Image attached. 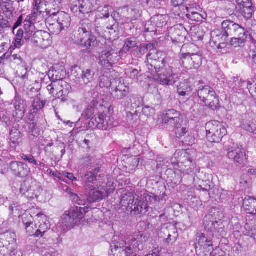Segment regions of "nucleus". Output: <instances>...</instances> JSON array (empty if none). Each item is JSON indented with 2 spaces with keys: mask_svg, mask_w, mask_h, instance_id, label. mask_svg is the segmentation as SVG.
Returning a JSON list of instances; mask_svg holds the SVG:
<instances>
[{
  "mask_svg": "<svg viewBox=\"0 0 256 256\" xmlns=\"http://www.w3.org/2000/svg\"><path fill=\"white\" fill-rule=\"evenodd\" d=\"M163 53L152 50L146 56V67L152 74H157L156 80L160 84H174L178 79L180 62L170 58H162Z\"/></svg>",
  "mask_w": 256,
  "mask_h": 256,
  "instance_id": "nucleus-1",
  "label": "nucleus"
},
{
  "mask_svg": "<svg viewBox=\"0 0 256 256\" xmlns=\"http://www.w3.org/2000/svg\"><path fill=\"white\" fill-rule=\"evenodd\" d=\"M114 239L110 244V256H122V254L126 256H136L135 252L142 250L146 240V238L141 234L127 238L122 244L116 242V238Z\"/></svg>",
  "mask_w": 256,
  "mask_h": 256,
  "instance_id": "nucleus-2",
  "label": "nucleus"
},
{
  "mask_svg": "<svg viewBox=\"0 0 256 256\" xmlns=\"http://www.w3.org/2000/svg\"><path fill=\"white\" fill-rule=\"evenodd\" d=\"M156 200L154 196L144 194L142 196L138 197L132 192H128L122 196L120 204L128 210L134 212L135 214H139L146 213L148 210V204Z\"/></svg>",
  "mask_w": 256,
  "mask_h": 256,
  "instance_id": "nucleus-3",
  "label": "nucleus"
},
{
  "mask_svg": "<svg viewBox=\"0 0 256 256\" xmlns=\"http://www.w3.org/2000/svg\"><path fill=\"white\" fill-rule=\"evenodd\" d=\"M196 88L198 98L206 106L212 110H216L219 107L218 96L213 88L204 84L202 80L197 82Z\"/></svg>",
  "mask_w": 256,
  "mask_h": 256,
  "instance_id": "nucleus-4",
  "label": "nucleus"
},
{
  "mask_svg": "<svg viewBox=\"0 0 256 256\" xmlns=\"http://www.w3.org/2000/svg\"><path fill=\"white\" fill-rule=\"evenodd\" d=\"M46 22L50 25L49 30L53 34L58 35L69 28L71 18L69 14L64 12H50Z\"/></svg>",
  "mask_w": 256,
  "mask_h": 256,
  "instance_id": "nucleus-5",
  "label": "nucleus"
},
{
  "mask_svg": "<svg viewBox=\"0 0 256 256\" xmlns=\"http://www.w3.org/2000/svg\"><path fill=\"white\" fill-rule=\"evenodd\" d=\"M206 138L212 142H220L223 136L227 133L226 129L222 123L214 120L207 122L206 124Z\"/></svg>",
  "mask_w": 256,
  "mask_h": 256,
  "instance_id": "nucleus-6",
  "label": "nucleus"
},
{
  "mask_svg": "<svg viewBox=\"0 0 256 256\" xmlns=\"http://www.w3.org/2000/svg\"><path fill=\"white\" fill-rule=\"evenodd\" d=\"M42 189L40 184L35 180L28 178L20 186V192L28 200L37 198L40 194Z\"/></svg>",
  "mask_w": 256,
  "mask_h": 256,
  "instance_id": "nucleus-7",
  "label": "nucleus"
},
{
  "mask_svg": "<svg viewBox=\"0 0 256 256\" xmlns=\"http://www.w3.org/2000/svg\"><path fill=\"white\" fill-rule=\"evenodd\" d=\"M118 122L114 120L113 117L102 112H99V114L92 118L89 123L90 127L105 130L116 126Z\"/></svg>",
  "mask_w": 256,
  "mask_h": 256,
  "instance_id": "nucleus-8",
  "label": "nucleus"
},
{
  "mask_svg": "<svg viewBox=\"0 0 256 256\" xmlns=\"http://www.w3.org/2000/svg\"><path fill=\"white\" fill-rule=\"evenodd\" d=\"M197 244H195V249L198 253V245L200 247V251L198 254V256H210L214 250L212 239L206 236L204 234L198 233L197 234Z\"/></svg>",
  "mask_w": 256,
  "mask_h": 256,
  "instance_id": "nucleus-9",
  "label": "nucleus"
},
{
  "mask_svg": "<svg viewBox=\"0 0 256 256\" xmlns=\"http://www.w3.org/2000/svg\"><path fill=\"white\" fill-rule=\"evenodd\" d=\"M162 124L166 128H178L181 126L182 118L178 111L172 109L165 112L162 116Z\"/></svg>",
  "mask_w": 256,
  "mask_h": 256,
  "instance_id": "nucleus-10",
  "label": "nucleus"
},
{
  "mask_svg": "<svg viewBox=\"0 0 256 256\" xmlns=\"http://www.w3.org/2000/svg\"><path fill=\"white\" fill-rule=\"evenodd\" d=\"M47 90L50 94L54 97L60 98L64 95L68 94L70 92V85L64 80H56L52 82L51 84L47 86Z\"/></svg>",
  "mask_w": 256,
  "mask_h": 256,
  "instance_id": "nucleus-11",
  "label": "nucleus"
},
{
  "mask_svg": "<svg viewBox=\"0 0 256 256\" xmlns=\"http://www.w3.org/2000/svg\"><path fill=\"white\" fill-rule=\"evenodd\" d=\"M227 156L238 166H243L247 162L246 152L240 146L229 148L228 150Z\"/></svg>",
  "mask_w": 256,
  "mask_h": 256,
  "instance_id": "nucleus-12",
  "label": "nucleus"
},
{
  "mask_svg": "<svg viewBox=\"0 0 256 256\" xmlns=\"http://www.w3.org/2000/svg\"><path fill=\"white\" fill-rule=\"evenodd\" d=\"M222 32H220L221 38H228V36H234L236 34H240L244 30V28L233 21L226 20L221 24Z\"/></svg>",
  "mask_w": 256,
  "mask_h": 256,
  "instance_id": "nucleus-13",
  "label": "nucleus"
},
{
  "mask_svg": "<svg viewBox=\"0 0 256 256\" xmlns=\"http://www.w3.org/2000/svg\"><path fill=\"white\" fill-rule=\"evenodd\" d=\"M100 63L106 68H110L118 62V54L110 48L103 50L99 56Z\"/></svg>",
  "mask_w": 256,
  "mask_h": 256,
  "instance_id": "nucleus-14",
  "label": "nucleus"
},
{
  "mask_svg": "<svg viewBox=\"0 0 256 256\" xmlns=\"http://www.w3.org/2000/svg\"><path fill=\"white\" fill-rule=\"evenodd\" d=\"M202 56L197 54H182V64L180 62V68L182 66L188 70L198 68L202 64ZM178 60L180 62V60Z\"/></svg>",
  "mask_w": 256,
  "mask_h": 256,
  "instance_id": "nucleus-15",
  "label": "nucleus"
},
{
  "mask_svg": "<svg viewBox=\"0 0 256 256\" xmlns=\"http://www.w3.org/2000/svg\"><path fill=\"white\" fill-rule=\"evenodd\" d=\"M34 226L37 230L35 232V236L42 237L44 234L50 228V225L47 217L42 213L36 216Z\"/></svg>",
  "mask_w": 256,
  "mask_h": 256,
  "instance_id": "nucleus-16",
  "label": "nucleus"
},
{
  "mask_svg": "<svg viewBox=\"0 0 256 256\" xmlns=\"http://www.w3.org/2000/svg\"><path fill=\"white\" fill-rule=\"evenodd\" d=\"M32 42L36 46L46 48L51 44V36L48 32L38 30L34 34Z\"/></svg>",
  "mask_w": 256,
  "mask_h": 256,
  "instance_id": "nucleus-17",
  "label": "nucleus"
},
{
  "mask_svg": "<svg viewBox=\"0 0 256 256\" xmlns=\"http://www.w3.org/2000/svg\"><path fill=\"white\" fill-rule=\"evenodd\" d=\"M92 24L88 19L81 20L76 27L74 36L76 39H81L92 34Z\"/></svg>",
  "mask_w": 256,
  "mask_h": 256,
  "instance_id": "nucleus-18",
  "label": "nucleus"
},
{
  "mask_svg": "<svg viewBox=\"0 0 256 256\" xmlns=\"http://www.w3.org/2000/svg\"><path fill=\"white\" fill-rule=\"evenodd\" d=\"M110 189L108 190L104 188L94 187L90 188L87 197L86 202L88 203L94 202L102 200L104 198L107 197L110 194Z\"/></svg>",
  "mask_w": 256,
  "mask_h": 256,
  "instance_id": "nucleus-19",
  "label": "nucleus"
},
{
  "mask_svg": "<svg viewBox=\"0 0 256 256\" xmlns=\"http://www.w3.org/2000/svg\"><path fill=\"white\" fill-rule=\"evenodd\" d=\"M94 99L92 101L88 108L84 112L82 116L86 119H89L96 112H101L103 109V106L100 104L98 100L96 99L98 96V92H94L92 94Z\"/></svg>",
  "mask_w": 256,
  "mask_h": 256,
  "instance_id": "nucleus-20",
  "label": "nucleus"
},
{
  "mask_svg": "<svg viewBox=\"0 0 256 256\" xmlns=\"http://www.w3.org/2000/svg\"><path fill=\"white\" fill-rule=\"evenodd\" d=\"M92 0H78L74 2L71 10L74 12L89 14L93 10Z\"/></svg>",
  "mask_w": 256,
  "mask_h": 256,
  "instance_id": "nucleus-21",
  "label": "nucleus"
},
{
  "mask_svg": "<svg viewBox=\"0 0 256 256\" xmlns=\"http://www.w3.org/2000/svg\"><path fill=\"white\" fill-rule=\"evenodd\" d=\"M10 168L14 175L22 178L27 176L30 172L28 165L22 162H12Z\"/></svg>",
  "mask_w": 256,
  "mask_h": 256,
  "instance_id": "nucleus-22",
  "label": "nucleus"
},
{
  "mask_svg": "<svg viewBox=\"0 0 256 256\" xmlns=\"http://www.w3.org/2000/svg\"><path fill=\"white\" fill-rule=\"evenodd\" d=\"M170 34L172 39L180 42L185 38L187 30L182 24H178L171 28Z\"/></svg>",
  "mask_w": 256,
  "mask_h": 256,
  "instance_id": "nucleus-23",
  "label": "nucleus"
},
{
  "mask_svg": "<svg viewBox=\"0 0 256 256\" xmlns=\"http://www.w3.org/2000/svg\"><path fill=\"white\" fill-rule=\"evenodd\" d=\"M110 27H106L104 30V36L109 40H115L118 36V26L116 24V20L114 19V16L111 15L110 18Z\"/></svg>",
  "mask_w": 256,
  "mask_h": 256,
  "instance_id": "nucleus-24",
  "label": "nucleus"
},
{
  "mask_svg": "<svg viewBox=\"0 0 256 256\" xmlns=\"http://www.w3.org/2000/svg\"><path fill=\"white\" fill-rule=\"evenodd\" d=\"M65 74V69L63 66L55 65L48 72V76L51 82H55L56 80H62V79Z\"/></svg>",
  "mask_w": 256,
  "mask_h": 256,
  "instance_id": "nucleus-25",
  "label": "nucleus"
},
{
  "mask_svg": "<svg viewBox=\"0 0 256 256\" xmlns=\"http://www.w3.org/2000/svg\"><path fill=\"white\" fill-rule=\"evenodd\" d=\"M24 54L22 52H19L18 54H14L10 56V60L11 62L16 63L17 64H22V77L24 78L26 77V74L28 71V66L26 65L23 60V57Z\"/></svg>",
  "mask_w": 256,
  "mask_h": 256,
  "instance_id": "nucleus-26",
  "label": "nucleus"
},
{
  "mask_svg": "<svg viewBox=\"0 0 256 256\" xmlns=\"http://www.w3.org/2000/svg\"><path fill=\"white\" fill-rule=\"evenodd\" d=\"M2 242L4 246L10 250L14 249L16 246V236L12 232H6L1 234Z\"/></svg>",
  "mask_w": 256,
  "mask_h": 256,
  "instance_id": "nucleus-27",
  "label": "nucleus"
},
{
  "mask_svg": "<svg viewBox=\"0 0 256 256\" xmlns=\"http://www.w3.org/2000/svg\"><path fill=\"white\" fill-rule=\"evenodd\" d=\"M16 126H13L10 132V144L12 148H15L22 142V134Z\"/></svg>",
  "mask_w": 256,
  "mask_h": 256,
  "instance_id": "nucleus-28",
  "label": "nucleus"
},
{
  "mask_svg": "<svg viewBox=\"0 0 256 256\" xmlns=\"http://www.w3.org/2000/svg\"><path fill=\"white\" fill-rule=\"evenodd\" d=\"M78 44L86 50L92 49L96 43V38L92 34L86 36H83L81 39H76Z\"/></svg>",
  "mask_w": 256,
  "mask_h": 256,
  "instance_id": "nucleus-29",
  "label": "nucleus"
},
{
  "mask_svg": "<svg viewBox=\"0 0 256 256\" xmlns=\"http://www.w3.org/2000/svg\"><path fill=\"white\" fill-rule=\"evenodd\" d=\"M129 93V88L124 83L120 82L118 86L112 90V95L114 98L122 100Z\"/></svg>",
  "mask_w": 256,
  "mask_h": 256,
  "instance_id": "nucleus-30",
  "label": "nucleus"
},
{
  "mask_svg": "<svg viewBox=\"0 0 256 256\" xmlns=\"http://www.w3.org/2000/svg\"><path fill=\"white\" fill-rule=\"evenodd\" d=\"M243 207L246 213L256 214V199L250 196H246L243 200Z\"/></svg>",
  "mask_w": 256,
  "mask_h": 256,
  "instance_id": "nucleus-31",
  "label": "nucleus"
},
{
  "mask_svg": "<svg viewBox=\"0 0 256 256\" xmlns=\"http://www.w3.org/2000/svg\"><path fill=\"white\" fill-rule=\"evenodd\" d=\"M84 209L85 208L76 206L68 211L72 217L74 226L78 224L80 220L84 218Z\"/></svg>",
  "mask_w": 256,
  "mask_h": 256,
  "instance_id": "nucleus-32",
  "label": "nucleus"
},
{
  "mask_svg": "<svg viewBox=\"0 0 256 256\" xmlns=\"http://www.w3.org/2000/svg\"><path fill=\"white\" fill-rule=\"evenodd\" d=\"M96 78V76L93 70L88 68L84 69L80 84H87L94 82Z\"/></svg>",
  "mask_w": 256,
  "mask_h": 256,
  "instance_id": "nucleus-33",
  "label": "nucleus"
},
{
  "mask_svg": "<svg viewBox=\"0 0 256 256\" xmlns=\"http://www.w3.org/2000/svg\"><path fill=\"white\" fill-rule=\"evenodd\" d=\"M219 223L222 224L220 221L214 220L211 214L206 216L204 221L205 228L211 232L216 230L218 228Z\"/></svg>",
  "mask_w": 256,
  "mask_h": 256,
  "instance_id": "nucleus-34",
  "label": "nucleus"
},
{
  "mask_svg": "<svg viewBox=\"0 0 256 256\" xmlns=\"http://www.w3.org/2000/svg\"><path fill=\"white\" fill-rule=\"evenodd\" d=\"M234 36V37L231 38L230 44L231 46L235 48L244 46L246 41L247 36L245 30L240 32V34H238Z\"/></svg>",
  "mask_w": 256,
  "mask_h": 256,
  "instance_id": "nucleus-35",
  "label": "nucleus"
},
{
  "mask_svg": "<svg viewBox=\"0 0 256 256\" xmlns=\"http://www.w3.org/2000/svg\"><path fill=\"white\" fill-rule=\"evenodd\" d=\"M100 168H94L92 170L88 171L84 176L83 180L86 186H88L90 183H93L97 180L98 174L100 172Z\"/></svg>",
  "mask_w": 256,
  "mask_h": 256,
  "instance_id": "nucleus-36",
  "label": "nucleus"
},
{
  "mask_svg": "<svg viewBox=\"0 0 256 256\" xmlns=\"http://www.w3.org/2000/svg\"><path fill=\"white\" fill-rule=\"evenodd\" d=\"M103 164L102 161L96 158V157L86 155L84 158V164L88 167L101 168Z\"/></svg>",
  "mask_w": 256,
  "mask_h": 256,
  "instance_id": "nucleus-37",
  "label": "nucleus"
},
{
  "mask_svg": "<svg viewBox=\"0 0 256 256\" xmlns=\"http://www.w3.org/2000/svg\"><path fill=\"white\" fill-rule=\"evenodd\" d=\"M113 12L114 10L112 6L105 5L103 7L99 8L96 17L98 18L102 19L109 18L110 14L115 16L116 14L112 12Z\"/></svg>",
  "mask_w": 256,
  "mask_h": 256,
  "instance_id": "nucleus-38",
  "label": "nucleus"
},
{
  "mask_svg": "<svg viewBox=\"0 0 256 256\" xmlns=\"http://www.w3.org/2000/svg\"><path fill=\"white\" fill-rule=\"evenodd\" d=\"M239 7L240 12L245 19L249 20L252 17L254 12L252 3L248 2L246 6Z\"/></svg>",
  "mask_w": 256,
  "mask_h": 256,
  "instance_id": "nucleus-39",
  "label": "nucleus"
},
{
  "mask_svg": "<svg viewBox=\"0 0 256 256\" xmlns=\"http://www.w3.org/2000/svg\"><path fill=\"white\" fill-rule=\"evenodd\" d=\"M32 218V216L30 214L22 216L23 223L25 226L26 232L28 233L30 235L34 234L35 236V230H36L37 228H34L32 226L33 223L31 220Z\"/></svg>",
  "mask_w": 256,
  "mask_h": 256,
  "instance_id": "nucleus-40",
  "label": "nucleus"
},
{
  "mask_svg": "<svg viewBox=\"0 0 256 256\" xmlns=\"http://www.w3.org/2000/svg\"><path fill=\"white\" fill-rule=\"evenodd\" d=\"M195 168V165L192 163V161L188 160L184 162H180V166L179 170L183 173L190 174L194 173Z\"/></svg>",
  "mask_w": 256,
  "mask_h": 256,
  "instance_id": "nucleus-41",
  "label": "nucleus"
},
{
  "mask_svg": "<svg viewBox=\"0 0 256 256\" xmlns=\"http://www.w3.org/2000/svg\"><path fill=\"white\" fill-rule=\"evenodd\" d=\"M252 84V82L250 81L248 82L246 84L244 81H242L241 80H240L238 78L234 77L233 78L232 84H231V86H232V88H235L236 90L241 91L242 88L245 86V85H246V88L250 90Z\"/></svg>",
  "mask_w": 256,
  "mask_h": 256,
  "instance_id": "nucleus-42",
  "label": "nucleus"
},
{
  "mask_svg": "<svg viewBox=\"0 0 256 256\" xmlns=\"http://www.w3.org/2000/svg\"><path fill=\"white\" fill-rule=\"evenodd\" d=\"M137 45L136 42L133 38H127L124 42L123 47L120 51V54H127Z\"/></svg>",
  "mask_w": 256,
  "mask_h": 256,
  "instance_id": "nucleus-43",
  "label": "nucleus"
},
{
  "mask_svg": "<svg viewBox=\"0 0 256 256\" xmlns=\"http://www.w3.org/2000/svg\"><path fill=\"white\" fill-rule=\"evenodd\" d=\"M0 7L2 14H4L8 18L10 19L14 10L12 4L10 2H2L1 0Z\"/></svg>",
  "mask_w": 256,
  "mask_h": 256,
  "instance_id": "nucleus-44",
  "label": "nucleus"
},
{
  "mask_svg": "<svg viewBox=\"0 0 256 256\" xmlns=\"http://www.w3.org/2000/svg\"><path fill=\"white\" fill-rule=\"evenodd\" d=\"M123 10L124 12H127L126 16L130 20H136L140 15V10L132 6H124L123 8Z\"/></svg>",
  "mask_w": 256,
  "mask_h": 256,
  "instance_id": "nucleus-45",
  "label": "nucleus"
},
{
  "mask_svg": "<svg viewBox=\"0 0 256 256\" xmlns=\"http://www.w3.org/2000/svg\"><path fill=\"white\" fill-rule=\"evenodd\" d=\"M24 29L25 30L24 38L26 40H29L34 33V25L32 24L29 22H24Z\"/></svg>",
  "mask_w": 256,
  "mask_h": 256,
  "instance_id": "nucleus-46",
  "label": "nucleus"
},
{
  "mask_svg": "<svg viewBox=\"0 0 256 256\" xmlns=\"http://www.w3.org/2000/svg\"><path fill=\"white\" fill-rule=\"evenodd\" d=\"M152 50H156L154 48V45L151 44L140 45L136 51V56L140 58L148 52L150 53Z\"/></svg>",
  "mask_w": 256,
  "mask_h": 256,
  "instance_id": "nucleus-47",
  "label": "nucleus"
},
{
  "mask_svg": "<svg viewBox=\"0 0 256 256\" xmlns=\"http://www.w3.org/2000/svg\"><path fill=\"white\" fill-rule=\"evenodd\" d=\"M13 102L16 110L21 112L22 115L24 114L25 105L24 101L22 100L21 98L19 96H16Z\"/></svg>",
  "mask_w": 256,
  "mask_h": 256,
  "instance_id": "nucleus-48",
  "label": "nucleus"
},
{
  "mask_svg": "<svg viewBox=\"0 0 256 256\" xmlns=\"http://www.w3.org/2000/svg\"><path fill=\"white\" fill-rule=\"evenodd\" d=\"M186 10L188 13L186 14V16L187 18L192 21L200 22L202 20V17L200 14L192 11L191 8H186Z\"/></svg>",
  "mask_w": 256,
  "mask_h": 256,
  "instance_id": "nucleus-49",
  "label": "nucleus"
},
{
  "mask_svg": "<svg viewBox=\"0 0 256 256\" xmlns=\"http://www.w3.org/2000/svg\"><path fill=\"white\" fill-rule=\"evenodd\" d=\"M61 220L62 224H64L67 228H70L74 226L72 217L68 211L62 215Z\"/></svg>",
  "mask_w": 256,
  "mask_h": 256,
  "instance_id": "nucleus-50",
  "label": "nucleus"
},
{
  "mask_svg": "<svg viewBox=\"0 0 256 256\" xmlns=\"http://www.w3.org/2000/svg\"><path fill=\"white\" fill-rule=\"evenodd\" d=\"M82 70L80 68L76 66L72 68L71 70V75L76 80L78 83H80L82 76Z\"/></svg>",
  "mask_w": 256,
  "mask_h": 256,
  "instance_id": "nucleus-51",
  "label": "nucleus"
},
{
  "mask_svg": "<svg viewBox=\"0 0 256 256\" xmlns=\"http://www.w3.org/2000/svg\"><path fill=\"white\" fill-rule=\"evenodd\" d=\"M190 88L188 87V85L185 84H180L178 88V92L180 96H186L190 94Z\"/></svg>",
  "mask_w": 256,
  "mask_h": 256,
  "instance_id": "nucleus-52",
  "label": "nucleus"
},
{
  "mask_svg": "<svg viewBox=\"0 0 256 256\" xmlns=\"http://www.w3.org/2000/svg\"><path fill=\"white\" fill-rule=\"evenodd\" d=\"M220 33V30H214L212 32V41L210 42V44H212V42H213L215 44H216V46L217 47V48L218 49H221L223 48V46L225 45V44L224 43H218L217 44H216V40L217 39H219V36H218V34Z\"/></svg>",
  "mask_w": 256,
  "mask_h": 256,
  "instance_id": "nucleus-53",
  "label": "nucleus"
},
{
  "mask_svg": "<svg viewBox=\"0 0 256 256\" xmlns=\"http://www.w3.org/2000/svg\"><path fill=\"white\" fill-rule=\"evenodd\" d=\"M242 128L250 133L253 134L254 137H256V128L254 124L250 122H246L242 126Z\"/></svg>",
  "mask_w": 256,
  "mask_h": 256,
  "instance_id": "nucleus-54",
  "label": "nucleus"
},
{
  "mask_svg": "<svg viewBox=\"0 0 256 256\" xmlns=\"http://www.w3.org/2000/svg\"><path fill=\"white\" fill-rule=\"evenodd\" d=\"M45 104V101L42 100L39 98H35L33 100L32 106L34 110L42 109Z\"/></svg>",
  "mask_w": 256,
  "mask_h": 256,
  "instance_id": "nucleus-55",
  "label": "nucleus"
},
{
  "mask_svg": "<svg viewBox=\"0 0 256 256\" xmlns=\"http://www.w3.org/2000/svg\"><path fill=\"white\" fill-rule=\"evenodd\" d=\"M70 196L74 202L81 206H84L86 204V202H87L85 200H82L78 194L70 192Z\"/></svg>",
  "mask_w": 256,
  "mask_h": 256,
  "instance_id": "nucleus-56",
  "label": "nucleus"
},
{
  "mask_svg": "<svg viewBox=\"0 0 256 256\" xmlns=\"http://www.w3.org/2000/svg\"><path fill=\"white\" fill-rule=\"evenodd\" d=\"M110 85V82L108 78L104 76H102L100 77L98 86L100 88H108Z\"/></svg>",
  "mask_w": 256,
  "mask_h": 256,
  "instance_id": "nucleus-57",
  "label": "nucleus"
},
{
  "mask_svg": "<svg viewBox=\"0 0 256 256\" xmlns=\"http://www.w3.org/2000/svg\"><path fill=\"white\" fill-rule=\"evenodd\" d=\"M40 15L39 12L33 10L32 13L29 16L28 20H26L24 22H29L32 24L34 25V24L36 22L38 16Z\"/></svg>",
  "mask_w": 256,
  "mask_h": 256,
  "instance_id": "nucleus-58",
  "label": "nucleus"
},
{
  "mask_svg": "<svg viewBox=\"0 0 256 256\" xmlns=\"http://www.w3.org/2000/svg\"><path fill=\"white\" fill-rule=\"evenodd\" d=\"M250 226L248 224H246L245 225L244 228L246 230L243 232V233L245 235H247L250 237L253 238L254 240H256V230H248L247 228H249Z\"/></svg>",
  "mask_w": 256,
  "mask_h": 256,
  "instance_id": "nucleus-59",
  "label": "nucleus"
},
{
  "mask_svg": "<svg viewBox=\"0 0 256 256\" xmlns=\"http://www.w3.org/2000/svg\"><path fill=\"white\" fill-rule=\"evenodd\" d=\"M142 112L147 116H152L155 113V110L154 108L149 106H144L142 110Z\"/></svg>",
  "mask_w": 256,
  "mask_h": 256,
  "instance_id": "nucleus-60",
  "label": "nucleus"
},
{
  "mask_svg": "<svg viewBox=\"0 0 256 256\" xmlns=\"http://www.w3.org/2000/svg\"><path fill=\"white\" fill-rule=\"evenodd\" d=\"M34 10L40 12L41 14L42 12V6L44 4V2H41V0H34Z\"/></svg>",
  "mask_w": 256,
  "mask_h": 256,
  "instance_id": "nucleus-61",
  "label": "nucleus"
},
{
  "mask_svg": "<svg viewBox=\"0 0 256 256\" xmlns=\"http://www.w3.org/2000/svg\"><path fill=\"white\" fill-rule=\"evenodd\" d=\"M22 158L24 160L28 162L29 163L32 164L35 166L38 165V162L34 158V157L32 156H28L26 154H22Z\"/></svg>",
  "mask_w": 256,
  "mask_h": 256,
  "instance_id": "nucleus-62",
  "label": "nucleus"
},
{
  "mask_svg": "<svg viewBox=\"0 0 256 256\" xmlns=\"http://www.w3.org/2000/svg\"><path fill=\"white\" fill-rule=\"evenodd\" d=\"M144 31L145 32H156V29L154 24H152L151 22H148L145 24Z\"/></svg>",
  "mask_w": 256,
  "mask_h": 256,
  "instance_id": "nucleus-63",
  "label": "nucleus"
},
{
  "mask_svg": "<svg viewBox=\"0 0 256 256\" xmlns=\"http://www.w3.org/2000/svg\"><path fill=\"white\" fill-rule=\"evenodd\" d=\"M9 22L6 20H0V34L6 28H10Z\"/></svg>",
  "mask_w": 256,
  "mask_h": 256,
  "instance_id": "nucleus-64",
  "label": "nucleus"
}]
</instances>
